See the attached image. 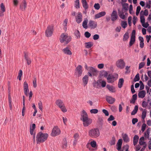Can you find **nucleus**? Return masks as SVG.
Instances as JSON below:
<instances>
[{"label": "nucleus", "mask_w": 151, "mask_h": 151, "mask_svg": "<svg viewBox=\"0 0 151 151\" xmlns=\"http://www.w3.org/2000/svg\"><path fill=\"white\" fill-rule=\"evenodd\" d=\"M146 95V92L144 90L139 91L138 94V96L139 98H144Z\"/></svg>", "instance_id": "23"}, {"label": "nucleus", "mask_w": 151, "mask_h": 151, "mask_svg": "<svg viewBox=\"0 0 151 151\" xmlns=\"http://www.w3.org/2000/svg\"><path fill=\"white\" fill-rule=\"evenodd\" d=\"M90 112L91 114H96L98 112V111L96 109H93L90 110Z\"/></svg>", "instance_id": "51"}, {"label": "nucleus", "mask_w": 151, "mask_h": 151, "mask_svg": "<svg viewBox=\"0 0 151 151\" xmlns=\"http://www.w3.org/2000/svg\"><path fill=\"white\" fill-rule=\"evenodd\" d=\"M106 14V13L105 12H101L96 14L95 16V18L96 19L99 18L104 16Z\"/></svg>", "instance_id": "21"}, {"label": "nucleus", "mask_w": 151, "mask_h": 151, "mask_svg": "<svg viewBox=\"0 0 151 151\" xmlns=\"http://www.w3.org/2000/svg\"><path fill=\"white\" fill-rule=\"evenodd\" d=\"M122 143V139H119L117 143V149L118 150H119L121 149Z\"/></svg>", "instance_id": "22"}, {"label": "nucleus", "mask_w": 151, "mask_h": 151, "mask_svg": "<svg viewBox=\"0 0 151 151\" xmlns=\"http://www.w3.org/2000/svg\"><path fill=\"white\" fill-rule=\"evenodd\" d=\"M137 95L136 94H134L132 96V99L130 100V103L131 104H134L135 101L137 99Z\"/></svg>", "instance_id": "30"}, {"label": "nucleus", "mask_w": 151, "mask_h": 151, "mask_svg": "<svg viewBox=\"0 0 151 151\" xmlns=\"http://www.w3.org/2000/svg\"><path fill=\"white\" fill-rule=\"evenodd\" d=\"M68 22V19H67L66 18L64 20V22L63 24V25L64 26L65 28H66V29Z\"/></svg>", "instance_id": "57"}, {"label": "nucleus", "mask_w": 151, "mask_h": 151, "mask_svg": "<svg viewBox=\"0 0 151 151\" xmlns=\"http://www.w3.org/2000/svg\"><path fill=\"white\" fill-rule=\"evenodd\" d=\"M146 110L144 109L143 110L142 114V118L143 119H144L146 116Z\"/></svg>", "instance_id": "39"}, {"label": "nucleus", "mask_w": 151, "mask_h": 151, "mask_svg": "<svg viewBox=\"0 0 151 151\" xmlns=\"http://www.w3.org/2000/svg\"><path fill=\"white\" fill-rule=\"evenodd\" d=\"M74 34L77 38L79 39L80 37V33L78 30H76L74 32Z\"/></svg>", "instance_id": "35"}, {"label": "nucleus", "mask_w": 151, "mask_h": 151, "mask_svg": "<svg viewBox=\"0 0 151 151\" xmlns=\"http://www.w3.org/2000/svg\"><path fill=\"white\" fill-rule=\"evenodd\" d=\"M60 133V129L57 126H55L53 129L51 135L52 136L55 137L59 135Z\"/></svg>", "instance_id": "8"}, {"label": "nucleus", "mask_w": 151, "mask_h": 151, "mask_svg": "<svg viewBox=\"0 0 151 151\" xmlns=\"http://www.w3.org/2000/svg\"><path fill=\"white\" fill-rule=\"evenodd\" d=\"M67 146V142L66 139H64L63 140V145L62 147L63 148L65 149Z\"/></svg>", "instance_id": "42"}, {"label": "nucleus", "mask_w": 151, "mask_h": 151, "mask_svg": "<svg viewBox=\"0 0 151 151\" xmlns=\"http://www.w3.org/2000/svg\"><path fill=\"white\" fill-rule=\"evenodd\" d=\"M53 27L49 26L45 31V35L46 36L50 37L52 36L53 31Z\"/></svg>", "instance_id": "11"}, {"label": "nucleus", "mask_w": 151, "mask_h": 151, "mask_svg": "<svg viewBox=\"0 0 151 151\" xmlns=\"http://www.w3.org/2000/svg\"><path fill=\"white\" fill-rule=\"evenodd\" d=\"M124 82V80L123 78H121L119 79L118 83V86L119 88H121Z\"/></svg>", "instance_id": "27"}, {"label": "nucleus", "mask_w": 151, "mask_h": 151, "mask_svg": "<svg viewBox=\"0 0 151 151\" xmlns=\"http://www.w3.org/2000/svg\"><path fill=\"white\" fill-rule=\"evenodd\" d=\"M135 30H134L132 33L130 40L129 42V45L130 47L134 43L135 41Z\"/></svg>", "instance_id": "10"}, {"label": "nucleus", "mask_w": 151, "mask_h": 151, "mask_svg": "<svg viewBox=\"0 0 151 151\" xmlns=\"http://www.w3.org/2000/svg\"><path fill=\"white\" fill-rule=\"evenodd\" d=\"M94 7L95 9L98 10L100 8V6L99 3H96L94 5Z\"/></svg>", "instance_id": "55"}, {"label": "nucleus", "mask_w": 151, "mask_h": 151, "mask_svg": "<svg viewBox=\"0 0 151 151\" xmlns=\"http://www.w3.org/2000/svg\"><path fill=\"white\" fill-rule=\"evenodd\" d=\"M88 25L91 29H94L96 27L97 24V22L94 21L90 20L89 21Z\"/></svg>", "instance_id": "14"}, {"label": "nucleus", "mask_w": 151, "mask_h": 151, "mask_svg": "<svg viewBox=\"0 0 151 151\" xmlns=\"http://www.w3.org/2000/svg\"><path fill=\"white\" fill-rule=\"evenodd\" d=\"M150 130L151 129L150 128H148L146 132H145L144 134V137L146 138H147L148 139H151V138H150L149 136Z\"/></svg>", "instance_id": "18"}, {"label": "nucleus", "mask_w": 151, "mask_h": 151, "mask_svg": "<svg viewBox=\"0 0 151 151\" xmlns=\"http://www.w3.org/2000/svg\"><path fill=\"white\" fill-rule=\"evenodd\" d=\"M89 134L90 137L94 138L97 137L100 134L99 130L97 128L92 129L89 131Z\"/></svg>", "instance_id": "5"}, {"label": "nucleus", "mask_w": 151, "mask_h": 151, "mask_svg": "<svg viewBox=\"0 0 151 151\" xmlns=\"http://www.w3.org/2000/svg\"><path fill=\"white\" fill-rule=\"evenodd\" d=\"M48 136L47 133H43L41 132H39L37 134L36 137L37 144L44 142L47 139Z\"/></svg>", "instance_id": "2"}, {"label": "nucleus", "mask_w": 151, "mask_h": 151, "mask_svg": "<svg viewBox=\"0 0 151 151\" xmlns=\"http://www.w3.org/2000/svg\"><path fill=\"white\" fill-rule=\"evenodd\" d=\"M82 4L83 7L85 10H86L87 9H88V6L86 2L83 3Z\"/></svg>", "instance_id": "52"}, {"label": "nucleus", "mask_w": 151, "mask_h": 151, "mask_svg": "<svg viewBox=\"0 0 151 151\" xmlns=\"http://www.w3.org/2000/svg\"><path fill=\"white\" fill-rule=\"evenodd\" d=\"M116 77L112 74H109L108 75L107 80L108 83H112L114 82L117 78L118 75H116Z\"/></svg>", "instance_id": "9"}, {"label": "nucleus", "mask_w": 151, "mask_h": 151, "mask_svg": "<svg viewBox=\"0 0 151 151\" xmlns=\"http://www.w3.org/2000/svg\"><path fill=\"white\" fill-rule=\"evenodd\" d=\"M85 44L86 47L88 49L90 48L93 45L92 43L91 42H86Z\"/></svg>", "instance_id": "34"}, {"label": "nucleus", "mask_w": 151, "mask_h": 151, "mask_svg": "<svg viewBox=\"0 0 151 151\" xmlns=\"http://www.w3.org/2000/svg\"><path fill=\"white\" fill-rule=\"evenodd\" d=\"M56 105L61 109L63 112H67V110L65 104L62 100L61 99H57L55 101Z\"/></svg>", "instance_id": "4"}, {"label": "nucleus", "mask_w": 151, "mask_h": 151, "mask_svg": "<svg viewBox=\"0 0 151 151\" xmlns=\"http://www.w3.org/2000/svg\"><path fill=\"white\" fill-rule=\"evenodd\" d=\"M115 144V137L114 136L112 137V139L111 140L110 144L111 145H114Z\"/></svg>", "instance_id": "48"}, {"label": "nucleus", "mask_w": 151, "mask_h": 151, "mask_svg": "<svg viewBox=\"0 0 151 151\" xmlns=\"http://www.w3.org/2000/svg\"><path fill=\"white\" fill-rule=\"evenodd\" d=\"M24 56L25 58L27 61V63L28 65H30L31 63V60L29 58L28 56L25 53H24Z\"/></svg>", "instance_id": "31"}, {"label": "nucleus", "mask_w": 151, "mask_h": 151, "mask_svg": "<svg viewBox=\"0 0 151 151\" xmlns=\"http://www.w3.org/2000/svg\"><path fill=\"white\" fill-rule=\"evenodd\" d=\"M28 87V83L26 81H24L23 83V88L24 93L26 96H28L29 91Z\"/></svg>", "instance_id": "12"}, {"label": "nucleus", "mask_w": 151, "mask_h": 151, "mask_svg": "<svg viewBox=\"0 0 151 151\" xmlns=\"http://www.w3.org/2000/svg\"><path fill=\"white\" fill-rule=\"evenodd\" d=\"M83 71L82 66L79 65L75 70V75L77 77H79L81 76Z\"/></svg>", "instance_id": "6"}, {"label": "nucleus", "mask_w": 151, "mask_h": 151, "mask_svg": "<svg viewBox=\"0 0 151 151\" xmlns=\"http://www.w3.org/2000/svg\"><path fill=\"white\" fill-rule=\"evenodd\" d=\"M89 71L90 72H96L97 71L96 69L92 67L89 68Z\"/></svg>", "instance_id": "58"}, {"label": "nucleus", "mask_w": 151, "mask_h": 151, "mask_svg": "<svg viewBox=\"0 0 151 151\" xmlns=\"http://www.w3.org/2000/svg\"><path fill=\"white\" fill-rule=\"evenodd\" d=\"M138 106L137 105H136L135 106L134 108L131 112V114L132 115H135L137 112L138 110Z\"/></svg>", "instance_id": "32"}, {"label": "nucleus", "mask_w": 151, "mask_h": 151, "mask_svg": "<svg viewBox=\"0 0 151 151\" xmlns=\"http://www.w3.org/2000/svg\"><path fill=\"white\" fill-rule=\"evenodd\" d=\"M63 52L67 55H71L72 54V52L69 50L68 47H66L63 49Z\"/></svg>", "instance_id": "20"}, {"label": "nucleus", "mask_w": 151, "mask_h": 151, "mask_svg": "<svg viewBox=\"0 0 151 151\" xmlns=\"http://www.w3.org/2000/svg\"><path fill=\"white\" fill-rule=\"evenodd\" d=\"M116 64L117 67L121 69L124 68L125 66V63L122 59L118 60Z\"/></svg>", "instance_id": "7"}, {"label": "nucleus", "mask_w": 151, "mask_h": 151, "mask_svg": "<svg viewBox=\"0 0 151 151\" xmlns=\"http://www.w3.org/2000/svg\"><path fill=\"white\" fill-rule=\"evenodd\" d=\"M88 22V20L86 18L83 22L82 26H83V27L85 29H87L88 28V26H87Z\"/></svg>", "instance_id": "29"}, {"label": "nucleus", "mask_w": 151, "mask_h": 151, "mask_svg": "<svg viewBox=\"0 0 151 151\" xmlns=\"http://www.w3.org/2000/svg\"><path fill=\"white\" fill-rule=\"evenodd\" d=\"M145 64L144 62H142L139 63V69H140L142 68L145 65Z\"/></svg>", "instance_id": "61"}, {"label": "nucleus", "mask_w": 151, "mask_h": 151, "mask_svg": "<svg viewBox=\"0 0 151 151\" xmlns=\"http://www.w3.org/2000/svg\"><path fill=\"white\" fill-rule=\"evenodd\" d=\"M142 24V26L145 28H147L149 25L148 22H146V23L145 22L144 23Z\"/></svg>", "instance_id": "64"}, {"label": "nucleus", "mask_w": 151, "mask_h": 151, "mask_svg": "<svg viewBox=\"0 0 151 151\" xmlns=\"http://www.w3.org/2000/svg\"><path fill=\"white\" fill-rule=\"evenodd\" d=\"M102 112L105 114L106 116H108L109 115V113L108 111L105 109H103L102 110Z\"/></svg>", "instance_id": "63"}, {"label": "nucleus", "mask_w": 151, "mask_h": 151, "mask_svg": "<svg viewBox=\"0 0 151 151\" xmlns=\"http://www.w3.org/2000/svg\"><path fill=\"white\" fill-rule=\"evenodd\" d=\"M71 39V37L70 36L63 33L60 36V41L61 43L64 42L65 44H67Z\"/></svg>", "instance_id": "3"}, {"label": "nucleus", "mask_w": 151, "mask_h": 151, "mask_svg": "<svg viewBox=\"0 0 151 151\" xmlns=\"http://www.w3.org/2000/svg\"><path fill=\"white\" fill-rule=\"evenodd\" d=\"M145 138L143 137H142L140 138L139 139V144L140 145H145L146 144V142L144 141Z\"/></svg>", "instance_id": "28"}, {"label": "nucleus", "mask_w": 151, "mask_h": 151, "mask_svg": "<svg viewBox=\"0 0 151 151\" xmlns=\"http://www.w3.org/2000/svg\"><path fill=\"white\" fill-rule=\"evenodd\" d=\"M129 4L127 3L124 4L122 5L123 8L125 10H127L128 8Z\"/></svg>", "instance_id": "47"}, {"label": "nucleus", "mask_w": 151, "mask_h": 151, "mask_svg": "<svg viewBox=\"0 0 151 151\" xmlns=\"http://www.w3.org/2000/svg\"><path fill=\"white\" fill-rule=\"evenodd\" d=\"M140 79L139 75L138 73L137 74L134 79V81L136 82L139 80Z\"/></svg>", "instance_id": "44"}, {"label": "nucleus", "mask_w": 151, "mask_h": 151, "mask_svg": "<svg viewBox=\"0 0 151 151\" xmlns=\"http://www.w3.org/2000/svg\"><path fill=\"white\" fill-rule=\"evenodd\" d=\"M32 82L33 87L36 88L37 87V85L36 84V76H34L32 80Z\"/></svg>", "instance_id": "38"}, {"label": "nucleus", "mask_w": 151, "mask_h": 151, "mask_svg": "<svg viewBox=\"0 0 151 151\" xmlns=\"http://www.w3.org/2000/svg\"><path fill=\"white\" fill-rule=\"evenodd\" d=\"M106 88L111 92L114 93L115 91V88L113 86L107 85L106 86Z\"/></svg>", "instance_id": "24"}, {"label": "nucleus", "mask_w": 151, "mask_h": 151, "mask_svg": "<svg viewBox=\"0 0 151 151\" xmlns=\"http://www.w3.org/2000/svg\"><path fill=\"white\" fill-rule=\"evenodd\" d=\"M129 37V33L128 32H126L123 36V40L124 41H127Z\"/></svg>", "instance_id": "33"}, {"label": "nucleus", "mask_w": 151, "mask_h": 151, "mask_svg": "<svg viewBox=\"0 0 151 151\" xmlns=\"http://www.w3.org/2000/svg\"><path fill=\"white\" fill-rule=\"evenodd\" d=\"M84 35L86 37L88 38L91 36V34L88 32H86L84 33Z\"/></svg>", "instance_id": "56"}, {"label": "nucleus", "mask_w": 151, "mask_h": 151, "mask_svg": "<svg viewBox=\"0 0 151 151\" xmlns=\"http://www.w3.org/2000/svg\"><path fill=\"white\" fill-rule=\"evenodd\" d=\"M82 15L81 12H78L76 17V21L78 24H79L82 21Z\"/></svg>", "instance_id": "13"}, {"label": "nucleus", "mask_w": 151, "mask_h": 151, "mask_svg": "<svg viewBox=\"0 0 151 151\" xmlns=\"http://www.w3.org/2000/svg\"><path fill=\"white\" fill-rule=\"evenodd\" d=\"M99 83H101V86L102 87H104L106 86V82L104 81H102L101 80H99L96 82V84L97 86H99Z\"/></svg>", "instance_id": "25"}, {"label": "nucleus", "mask_w": 151, "mask_h": 151, "mask_svg": "<svg viewBox=\"0 0 151 151\" xmlns=\"http://www.w3.org/2000/svg\"><path fill=\"white\" fill-rule=\"evenodd\" d=\"M127 25L126 21H122L121 26L124 28L125 29L127 27Z\"/></svg>", "instance_id": "43"}, {"label": "nucleus", "mask_w": 151, "mask_h": 151, "mask_svg": "<svg viewBox=\"0 0 151 151\" xmlns=\"http://www.w3.org/2000/svg\"><path fill=\"white\" fill-rule=\"evenodd\" d=\"M146 124L145 123H144L142 124V126L141 130L142 132H144V131L145 130L146 128Z\"/></svg>", "instance_id": "62"}, {"label": "nucleus", "mask_w": 151, "mask_h": 151, "mask_svg": "<svg viewBox=\"0 0 151 151\" xmlns=\"http://www.w3.org/2000/svg\"><path fill=\"white\" fill-rule=\"evenodd\" d=\"M148 10L147 9H145V10L144 12H143V11H142V10L141 11L140 13V15H142V14H143V15H144L146 16H147L148 15Z\"/></svg>", "instance_id": "36"}, {"label": "nucleus", "mask_w": 151, "mask_h": 151, "mask_svg": "<svg viewBox=\"0 0 151 151\" xmlns=\"http://www.w3.org/2000/svg\"><path fill=\"white\" fill-rule=\"evenodd\" d=\"M88 75L85 76L82 78L83 85L85 86L88 83Z\"/></svg>", "instance_id": "19"}, {"label": "nucleus", "mask_w": 151, "mask_h": 151, "mask_svg": "<svg viewBox=\"0 0 151 151\" xmlns=\"http://www.w3.org/2000/svg\"><path fill=\"white\" fill-rule=\"evenodd\" d=\"M123 138L124 142H128L129 141V138L127 134H125L123 136Z\"/></svg>", "instance_id": "40"}, {"label": "nucleus", "mask_w": 151, "mask_h": 151, "mask_svg": "<svg viewBox=\"0 0 151 151\" xmlns=\"http://www.w3.org/2000/svg\"><path fill=\"white\" fill-rule=\"evenodd\" d=\"M111 20L113 21L116 20L118 18L117 12L115 10H113L111 15Z\"/></svg>", "instance_id": "15"}, {"label": "nucleus", "mask_w": 151, "mask_h": 151, "mask_svg": "<svg viewBox=\"0 0 151 151\" xmlns=\"http://www.w3.org/2000/svg\"><path fill=\"white\" fill-rule=\"evenodd\" d=\"M75 7L77 9L80 8L79 0H76L75 1Z\"/></svg>", "instance_id": "37"}, {"label": "nucleus", "mask_w": 151, "mask_h": 151, "mask_svg": "<svg viewBox=\"0 0 151 151\" xmlns=\"http://www.w3.org/2000/svg\"><path fill=\"white\" fill-rule=\"evenodd\" d=\"M110 109L112 111L115 112L117 111V108L116 107L114 106H110Z\"/></svg>", "instance_id": "45"}, {"label": "nucleus", "mask_w": 151, "mask_h": 151, "mask_svg": "<svg viewBox=\"0 0 151 151\" xmlns=\"http://www.w3.org/2000/svg\"><path fill=\"white\" fill-rule=\"evenodd\" d=\"M38 107L39 109L42 111V105L41 101H40L38 103Z\"/></svg>", "instance_id": "54"}, {"label": "nucleus", "mask_w": 151, "mask_h": 151, "mask_svg": "<svg viewBox=\"0 0 151 151\" xmlns=\"http://www.w3.org/2000/svg\"><path fill=\"white\" fill-rule=\"evenodd\" d=\"M115 118L114 116L112 115H111L109 118L108 119L107 121L108 122H109L112 120H113Z\"/></svg>", "instance_id": "60"}, {"label": "nucleus", "mask_w": 151, "mask_h": 151, "mask_svg": "<svg viewBox=\"0 0 151 151\" xmlns=\"http://www.w3.org/2000/svg\"><path fill=\"white\" fill-rule=\"evenodd\" d=\"M22 70H19V73L18 74L17 78L19 79V80H21V77L22 75Z\"/></svg>", "instance_id": "53"}, {"label": "nucleus", "mask_w": 151, "mask_h": 151, "mask_svg": "<svg viewBox=\"0 0 151 151\" xmlns=\"http://www.w3.org/2000/svg\"><path fill=\"white\" fill-rule=\"evenodd\" d=\"M91 145V147L93 148L96 147V141H92L90 143Z\"/></svg>", "instance_id": "50"}, {"label": "nucleus", "mask_w": 151, "mask_h": 151, "mask_svg": "<svg viewBox=\"0 0 151 151\" xmlns=\"http://www.w3.org/2000/svg\"><path fill=\"white\" fill-rule=\"evenodd\" d=\"M148 105L147 103L145 101H144L142 103V106L143 108H146Z\"/></svg>", "instance_id": "59"}, {"label": "nucleus", "mask_w": 151, "mask_h": 151, "mask_svg": "<svg viewBox=\"0 0 151 151\" xmlns=\"http://www.w3.org/2000/svg\"><path fill=\"white\" fill-rule=\"evenodd\" d=\"M106 100L109 104H112L115 101V99L111 96H108L106 97Z\"/></svg>", "instance_id": "16"}, {"label": "nucleus", "mask_w": 151, "mask_h": 151, "mask_svg": "<svg viewBox=\"0 0 151 151\" xmlns=\"http://www.w3.org/2000/svg\"><path fill=\"white\" fill-rule=\"evenodd\" d=\"M27 4L25 0H23L20 6V9L22 11H24L26 8Z\"/></svg>", "instance_id": "17"}, {"label": "nucleus", "mask_w": 151, "mask_h": 151, "mask_svg": "<svg viewBox=\"0 0 151 151\" xmlns=\"http://www.w3.org/2000/svg\"><path fill=\"white\" fill-rule=\"evenodd\" d=\"M81 120L82 121L84 127H87L92 122L91 119L89 118L87 113L84 110H83L81 113Z\"/></svg>", "instance_id": "1"}, {"label": "nucleus", "mask_w": 151, "mask_h": 151, "mask_svg": "<svg viewBox=\"0 0 151 151\" xmlns=\"http://www.w3.org/2000/svg\"><path fill=\"white\" fill-rule=\"evenodd\" d=\"M119 15L120 18L122 19H124L125 18V16L124 14V13L123 12H119Z\"/></svg>", "instance_id": "41"}, {"label": "nucleus", "mask_w": 151, "mask_h": 151, "mask_svg": "<svg viewBox=\"0 0 151 151\" xmlns=\"http://www.w3.org/2000/svg\"><path fill=\"white\" fill-rule=\"evenodd\" d=\"M0 8L1 9V11L2 12H4L6 11V9L4 6V4L3 3H2L0 5Z\"/></svg>", "instance_id": "46"}, {"label": "nucleus", "mask_w": 151, "mask_h": 151, "mask_svg": "<svg viewBox=\"0 0 151 151\" xmlns=\"http://www.w3.org/2000/svg\"><path fill=\"white\" fill-rule=\"evenodd\" d=\"M139 137L138 135H135L134 136L133 139V144L134 146L136 145L137 144L139 140Z\"/></svg>", "instance_id": "26"}, {"label": "nucleus", "mask_w": 151, "mask_h": 151, "mask_svg": "<svg viewBox=\"0 0 151 151\" xmlns=\"http://www.w3.org/2000/svg\"><path fill=\"white\" fill-rule=\"evenodd\" d=\"M140 15V22L141 24L144 23L145 22V19L144 15L143 14H142V15Z\"/></svg>", "instance_id": "49"}]
</instances>
